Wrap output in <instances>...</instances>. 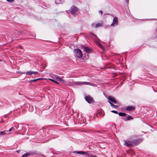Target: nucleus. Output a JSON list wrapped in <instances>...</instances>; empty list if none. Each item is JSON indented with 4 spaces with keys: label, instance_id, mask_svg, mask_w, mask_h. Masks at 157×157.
<instances>
[{
    "label": "nucleus",
    "instance_id": "f257e3e1",
    "mask_svg": "<svg viewBox=\"0 0 157 157\" xmlns=\"http://www.w3.org/2000/svg\"><path fill=\"white\" fill-rule=\"evenodd\" d=\"M70 83L71 85L72 86H80L82 85H90V86H93V84L90 83L89 82H82V81H79V82H69Z\"/></svg>",
    "mask_w": 157,
    "mask_h": 157
},
{
    "label": "nucleus",
    "instance_id": "f03ea898",
    "mask_svg": "<svg viewBox=\"0 0 157 157\" xmlns=\"http://www.w3.org/2000/svg\"><path fill=\"white\" fill-rule=\"evenodd\" d=\"M75 56L78 58H80L82 56V54L81 51L79 49H76L74 50Z\"/></svg>",
    "mask_w": 157,
    "mask_h": 157
},
{
    "label": "nucleus",
    "instance_id": "7ed1b4c3",
    "mask_svg": "<svg viewBox=\"0 0 157 157\" xmlns=\"http://www.w3.org/2000/svg\"><path fill=\"white\" fill-rule=\"evenodd\" d=\"M124 144L127 147L131 146H133V145H136V144L134 143V142L127 141L125 140H124Z\"/></svg>",
    "mask_w": 157,
    "mask_h": 157
},
{
    "label": "nucleus",
    "instance_id": "20e7f679",
    "mask_svg": "<svg viewBox=\"0 0 157 157\" xmlns=\"http://www.w3.org/2000/svg\"><path fill=\"white\" fill-rule=\"evenodd\" d=\"M14 35L13 36V38L18 37L20 35H21L22 36H23V31H19L18 32H17V33L16 32H14Z\"/></svg>",
    "mask_w": 157,
    "mask_h": 157
},
{
    "label": "nucleus",
    "instance_id": "39448f33",
    "mask_svg": "<svg viewBox=\"0 0 157 157\" xmlns=\"http://www.w3.org/2000/svg\"><path fill=\"white\" fill-rule=\"evenodd\" d=\"M108 99L109 100V101L110 102H111L114 104H116L117 103V101L116 100L115 98L113 97L109 96L108 97Z\"/></svg>",
    "mask_w": 157,
    "mask_h": 157
},
{
    "label": "nucleus",
    "instance_id": "423d86ee",
    "mask_svg": "<svg viewBox=\"0 0 157 157\" xmlns=\"http://www.w3.org/2000/svg\"><path fill=\"white\" fill-rule=\"evenodd\" d=\"M86 101L89 103H90L94 101L93 98L90 96H87L85 97Z\"/></svg>",
    "mask_w": 157,
    "mask_h": 157
},
{
    "label": "nucleus",
    "instance_id": "0eeeda50",
    "mask_svg": "<svg viewBox=\"0 0 157 157\" xmlns=\"http://www.w3.org/2000/svg\"><path fill=\"white\" fill-rule=\"evenodd\" d=\"M118 22V18L117 17H114L113 20V23L111 25L112 26H115L117 25Z\"/></svg>",
    "mask_w": 157,
    "mask_h": 157
},
{
    "label": "nucleus",
    "instance_id": "6e6552de",
    "mask_svg": "<svg viewBox=\"0 0 157 157\" xmlns=\"http://www.w3.org/2000/svg\"><path fill=\"white\" fill-rule=\"evenodd\" d=\"M51 78L55 80L57 79L58 81L60 77L54 74H52L51 75Z\"/></svg>",
    "mask_w": 157,
    "mask_h": 157
},
{
    "label": "nucleus",
    "instance_id": "1a4fd4ad",
    "mask_svg": "<svg viewBox=\"0 0 157 157\" xmlns=\"http://www.w3.org/2000/svg\"><path fill=\"white\" fill-rule=\"evenodd\" d=\"M64 1L63 0H55V3L56 4H63Z\"/></svg>",
    "mask_w": 157,
    "mask_h": 157
},
{
    "label": "nucleus",
    "instance_id": "9d476101",
    "mask_svg": "<svg viewBox=\"0 0 157 157\" xmlns=\"http://www.w3.org/2000/svg\"><path fill=\"white\" fill-rule=\"evenodd\" d=\"M70 13L74 16H75L77 14V10H70Z\"/></svg>",
    "mask_w": 157,
    "mask_h": 157
},
{
    "label": "nucleus",
    "instance_id": "9b49d317",
    "mask_svg": "<svg viewBox=\"0 0 157 157\" xmlns=\"http://www.w3.org/2000/svg\"><path fill=\"white\" fill-rule=\"evenodd\" d=\"M135 108V107L132 106H128L126 108V110L128 111H131L133 110Z\"/></svg>",
    "mask_w": 157,
    "mask_h": 157
},
{
    "label": "nucleus",
    "instance_id": "f8f14e48",
    "mask_svg": "<svg viewBox=\"0 0 157 157\" xmlns=\"http://www.w3.org/2000/svg\"><path fill=\"white\" fill-rule=\"evenodd\" d=\"M39 6V9H48V8H47V6H46L44 5H43L42 6Z\"/></svg>",
    "mask_w": 157,
    "mask_h": 157
},
{
    "label": "nucleus",
    "instance_id": "ddd939ff",
    "mask_svg": "<svg viewBox=\"0 0 157 157\" xmlns=\"http://www.w3.org/2000/svg\"><path fill=\"white\" fill-rule=\"evenodd\" d=\"M108 102L110 104L111 106L113 108H116L118 107V106L117 105H114L111 102H110V101H108Z\"/></svg>",
    "mask_w": 157,
    "mask_h": 157
},
{
    "label": "nucleus",
    "instance_id": "4468645a",
    "mask_svg": "<svg viewBox=\"0 0 157 157\" xmlns=\"http://www.w3.org/2000/svg\"><path fill=\"white\" fill-rule=\"evenodd\" d=\"M8 132V130H5L4 131L0 132V136H2L6 134V133Z\"/></svg>",
    "mask_w": 157,
    "mask_h": 157
},
{
    "label": "nucleus",
    "instance_id": "2eb2a0df",
    "mask_svg": "<svg viewBox=\"0 0 157 157\" xmlns=\"http://www.w3.org/2000/svg\"><path fill=\"white\" fill-rule=\"evenodd\" d=\"M73 152L76 153L78 154H85V152L82 151H74Z\"/></svg>",
    "mask_w": 157,
    "mask_h": 157
},
{
    "label": "nucleus",
    "instance_id": "dca6fc26",
    "mask_svg": "<svg viewBox=\"0 0 157 157\" xmlns=\"http://www.w3.org/2000/svg\"><path fill=\"white\" fill-rule=\"evenodd\" d=\"M26 74L29 75L33 74V71H28L26 73Z\"/></svg>",
    "mask_w": 157,
    "mask_h": 157
},
{
    "label": "nucleus",
    "instance_id": "f3484780",
    "mask_svg": "<svg viewBox=\"0 0 157 157\" xmlns=\"http://www.w3.org/2000/svg\"><path fill=\"white\" fill-rule=\"evenodd\" d=\"M23 36H26V35H28L29 34V32H27L25 30L23 31Z\"/></svg>",
    "mask_w": 157,
    "mask_h": 157
},
{
    "label": "nucleus",
    "instance_id": "a211bd4d",
    "mask_svg": "<svg viewBox=\"0 0 157 157\" xmlns=\"http://www.w3.org/2000/svg\"><path fill=\"white\" fill-rule=\"evenodd\" d=\"M103 24L102 23H97L96 25V28H97L99 27H102L103 26Z\"/></svg>",
    "mask_w": 157,
    "mask_h": 157
},
{
    "label": "nucleus",
    "instance_id": "6ab92c4d",
    "mask_svg": "<svg viewBox=\"0 0 157 157\" xmlns=\"http://www.w3.org/2000/svg\"><path fill=\"white\" fill-rule=\"evenodd\" d=\"M119 116H120L124 117L126 116V114L124 113L120 112L118 113Z\"/></svg>",
    "mask_w": 157,
    "mask_h": 157
},
{
    "label": "nucleus",
    "instance_id": "aec40b11",
    "mask_svg": "<svg viewBox=\"0 0 157 157\" xmlns=\"http://www.w3.org/2000/svg\"><path fill=\"white\" fill-rule=\"evenodd\" d=\"M70 10H78V8L75 6H73L71 8Z\"/></svg>",
    "mask_w": 157,
    "mask_h": 157
},
{
    "label": "nucleus",
    "instance_id": "412c9836",
    "mask_svg": "<svg viewBox=\"0 0 157 157\" xmlns=\"http://www.w3.org/2000/svg\"><path fill=\"white\" fill-rule=\"evenodd\" d=\"M133 118L131 116H128L127 117V119L126 120H125V121H128V120H130L133 119Z\"/></svg>",
    "mask_w": 157,
    "mask_h": 157
},
{
    "label": "nucleus",
    "instance_id": "4be33fe9",
    "mask_svg": "<svg viewBox=\"0 0 157 157\" xmlns=\"http://www.w3.org/2000/svg\"><path fill=\"white\" fill-rule=\"evenodd\" d=\"M85 50L86 52L87 53H89V52L90 51V49L87 47H85Z\"/></svg>",
    "mask_w": 157,
    "mask_h": 157
},
{
    "label": "nucleus",
    "instance_id": "5701e85b",
    "mask_svg": "<svg viewBox=\"0 0 157 157\" xmlns=\"http://www.w3.org/2000/svg\"><path fill=\"white\" fill-rule=\"evenodd\" d=\"M85 153V154L86 157H91V156H92V155L88 154L87 152H86Z\"/></svg>",
    "mask_w": 157,
    "mask_h": 157
},
{
    "label": "nucleus",
    "instance_id": "b1692460",
    "mask_svg": "<svg viewBox=\"0 0 157 157\" xmlns=\"http://www.w3.org/2000/svg\"><path fill=\"white\" fill-rule=\"evenodd\" d=\"M30 155L28 153H26L25 154H24L21 157H27L29 156Z\"/></svg>",
    "mask_w": 157,
    "mask_h": 157
},
{
    "label": "nucleus",
    "instance_id": "393cba45",
    "mask_svg": "<svg viewBox=\"0 0 157 157\" xmlns=\"http://www.w3.org/2000/svg\"><path fill=\"white\" fill-rule=\"evenodd\" d=\"M58 81L62 83H64V81L61 78H59Z\"/></svg>",
    "mask_w": 157,
    "mask_h": 157
},
{
    "label": "nucleus",
    "instance_id": "a878e982",
    "mask_svg": "<svg viewBox=\"0 0 157 157\" xmlns=\"http://www.w3.org/2000/svg\"><path fill=\"white\" fill-rule=\"evenodd\" d=\"M6 1L8 2L12 3L14 2V0H6Z\"/></svg>",
    "mask_w": 157,
    "mask_h": 157
},
{
    "label": "nucleus",
    "instance_id": "bb28decb",
    "mask_svg": "<svg viewBox=\"0 0 157 157\" xmlns=\"http://www.w3.org/2000/svg\"><path fill=\"white\" fill-rule=\"evenodd\" d=\"M15 130V129H14V128L13 127H12V128H10V129L9 130V131H8V132H9H9H10V131H11L12 130Z\"/></svg>",
    "mask_w": 157,
    "mask_h": 157
},
{
    "label": "nucleus",
    "instance_id": "cd10ccee",
    "mask_svg": "<svg viewBox=\"0 0 157 157\" xmlns=\"http://www.w3.org/2000/svg\"><path fill=\"white\" fill-rule=\"evenodd\" d=\"M37 81V79H34L32 80H30V82H36Z\"/></svg>",
    "mask_w": 157,
    "mask_h": 157
},
{
    "label": "nucleus",
    "instance_id": "c85d7f7f",
    "mask_svg": "<svg viewBox=\"0 0 157 157\" xmlns=\"http://www.w3.org/2000/svg\"><path fill=\"white\" fill-rule=\"evenodd\" d=\"M111 112L113 113H114L116 114H117L118 113L117 111L115 110H112L111 111Z\"/></svg>",
    "mask_w": 157,
    "mask_h": 157
},
{
    "label": "nucleus",
    "instance_id": "c756f323",
    "mask_svg": "<svg viewBox=\"0 0 157 157\" xmlns=\"http://www.w3.org/2000/svg\"><path fill=\"white\" fill-rule=\"evenodd\" d=\"M92 35L94 36L97 39H98V38L97 36L95 34H93V33H91Z\"/></svg>",
    "mask_w": 157,
    "mask_h": 157
},
{
    "label": "nucleus",
    "instance_id": "7c9ffc66",
    "mask_svg": "<svg viewBox=\"0 0 157 157\" xmlns=\"http://www.w3.org/2000/svg\"><path fill=\"white\" fill-rule=\"evenodd\" d=\"M48 79L49 80H50V81H51L52 82H55V80L54 79H53V78H52H52H49Z\"/></svg>",
    "mask_w": 157,
    "mask_h": 157
},
{
    "label": "nucleus",
    "instance_id": "2f4dec72",
    "mask_svg": "<svg viewBox=\"0 0 157 157\" xmlns=\"http://www.w3.org/2000/svg\"><path fill=\"white\" fill-rule=\"evenodd\" d=\"M33 74H38V72H37V71H33Z\"/></svg>",
    "mask_w": 157,
    "mask_h": 157
},
{
    "label": "nucleus",
    "instance_id": "473e14b6",
    "mask_svg": "<svg viewBox=\"0 0 157 157\" xmlns=\"http://www.w3.org/2000/svg\"><path fill=\"white\" fill-rule=\"evenodd\" d=\"M102 13L103 12L101 10H100L99 11V14H101V15H102Z\"/></svg>",
    "mask_w": 157,
    "mask_h": 157
},
{
    "label": "nucleus",
    "instance_id": "72a5a7b5",
    "mask_svg": "<svg viewBox=\"0 0 157 157\" xmlns=\"http://www.w3.org/2000/svg\"><path fill=\"white\" fill-rule=\"evenodd\" d=\"M95 25V24L94 23H93L92 25H91V26L92 27H93V28H94V26Z\"/></svg>",
    "mask_w": 157,
    "mask_h": 157
},
{
    "label": "nucleus",
    "instance_id": "f704fd0d",
    "mask_svg": "<svg viewBox=\"0 0 157 157\" xmlns=\"http://www.w3.org/2000/svg\"><path fill=\"white\" fill-rule=\"evenodd\" d=\"M125 0L126 3L127 4H128V3L129 0Z\"/></svg>",
    "mask_w": 157,
    "mask_h": 157
},
{
    "label": "nucleus",
    "instance_id": "c9c22d12",
    "mask_svg": "<svg viewBox=\"0 0 157 157\" xmlns=\"http://www.w3.org/2000/svg\"><path fill=\"white\" fill-rule=\"evenodd\" d=\"M15 127L17 129L18 127V125H17L16 124L15 125Z\"/></svg>",
    "mask_w": 157,
    "mask_h": 157
},
{
    "label": "nucleus",
    "instance_id": "e433bc0d",
    "mask_svg": "<svg viewBox=\"0 0 157 157\" xmlns=\"http://www.w3.org/2000/svg\"><path fill=\"white\" fill-rule=\"evenodd\" d=\"M99 46L101 48H103V47H102V45L100 44H99Z\"/></svg>",
    "mask_w": 157,
    "mask_h": 157
},
{
    "label": "nucleus",
    "instance_id": "4c0bfd02",
    "mask_svg": "<svg viewBox=\"0 0 157 157\" xmlns=\"http://www.w3.org/2000/svg\"><path fill=\"white\" fill-rule=\"evenodd\" d=\"M18 47L19 48H20V49H22V46H21V45H19L18 46Z\"/></svg>",
    "mask_w": 157,
    "mask_h": 157
},
{
    "label": "nucleus",
    "instance_id": "58836bf2",
    "mask_svg": "<svg viewBox=\"0 0 157 157\" xmlns=\"http://www.w3.org/2000/svg\"><path fill=\"white\" fill-rule=\"evenodd\" d=\"M54 82L56 83L57 84H59V83L58 82H57L55 80V82Z\"/></svg>",
    "mask_w": 157,
    "mask_h": 157
},
{
    "label": "nucleus",
    "instance_id": "ea45409f",
    "mask_svg": "<svg viewBox=\"0 0 157 157\" xmlns=\"http://www.w3.org/2000/svg\"><path fill=\"white\" fill-rule=\"evenodd\" d=\"M91 157H96V156H95V155H92V156H91Z\"/></svg>",
    "mask_w": 157,
    "mask_h": 157
},
{
    "label": "nucleus",
    "instance_id": "a19ab883",
    "mask_svg": "<svg viewBox=\"0 0 157 157\" xmlns=\"http://www.w3.org/2000/svg\"><path fill=\"white\" fill-rule=\"evenodd\" d=\"M42 79V78H37V80H40V79Z\"/></svg>",
    "mask_w": 157,
    "mask_h": 157
},
{
    "label": "nucleus",
    "instance_id": "79ce46f5",
    "mask_svg": "<svg viewBox=\"0 0 157 157\" xmlns=\"http://www.w3.org/2000/svg\"><path fill=\"white\" fill-rule=\"evenodd\" d=\"M100 111H99V112H98V113L99 114V115L101 116V115L100 114Z\"/></svg>",
    "mask_w": 157,
    "mask_h": 157
},
{
    "label": "nucleus",
    "instance_id": "37998d69",
    "mask_svg": "<svg viewBox=\"0 0 157 157\" xmlns=\"http://www.w3.org/2000/svg\"><path fill=\"white\" fill-rule=\"evenodd\" d=\"M17 152L18 153H19V151H17Z\"/></svg>",
    "mask_w": 157,
    "mask_h": 157
},
{
    "label": "nucleus",
    "instance_id": "c03bdc74",
    "mask_svg": "<svg viewBox=\"0 0 157 157\" xmlns=\"http://www.w3.org/2000/svg\"><path fill=\"white\" fill-rule=\"evenodd\" d=\"M97 132H100L99 131H97Z\"/></svg>",
    "mask_w": 157,
    "mask_h": 157
},
{
    "label": "nucleus",
    "instance_id": "a18cd8bd",
    "mask_svg": "<svg viewBox=\"0 0 157 157\" xmlns=\"http://www.w3.org/2000/svg\"><path fill=\"white\" fill-rule=\"evenodd\" d=\"M101 114L102 115V116H103V115H102V113L101 112Z\"/></svg>",
    "mask_w": 157,
    "mask_h": 157
},
{
    "label": "nucleus",
    "instance_id": "49530a36",
    "mask_svg": "<svg viewBox=\"0 0 157 157\" xmlns=\"http://www.w3.org/2000/svg\"><path fill=\"white\" fill-rule=\"evenodd\" d=\"M136 140H134V141H135Z\"/></svg>",
    "mask_w": 157,
    "mask_h": 157
},
{
    "label": "nucleus",
    "instance_id": "de8ad7c7",
    "mask_svg": "<svg viewBox=\"0 0 157 157\" xmlns=\"http://www.w3.org/2000/svg\"><path fill=\"white\" fill-rule=\"evenodd\" d=\"M66 12L67 13V11L66 10Z\"/></svg>",
    "mask_w": 157,
    "mask_h": 157
}]
</instances>
